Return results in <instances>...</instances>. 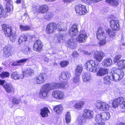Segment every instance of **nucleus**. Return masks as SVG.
<instances>
[{
	"label": "nucleus",
	"instance_id": "f257e3e1",
	"mask_svg": "<svg viewBox=\"0 0 125 125\" xmlns=\"http://www.w3.org/2000/svg\"><path fill=\"white\" fill-rule=\"evenodd\" d=\"M66 87V84L65 83H46L41 87L39 93L40 97L41 98L45 99L47 97L48 94L50 91L58 88H65Z\"/></svg>",
	"mask_w": 125,
	"mask_h": 125
},
{
	"label": "nucleus",
	"instance_id": "f03ea898",
	"mask_svg": "<svg viewBox=\"0 0 125 125\" xmlns=\"http://www.w3.org/2000/svg\"><path fill=\"white\" fill-rule=\"evenodd\" d=\"M4 0L7 2L6 8L4 11L3 10V6L0 4V18L2 16L4 17L9 15L11 9L13 7V2L12 0Z\"/></svg>",
	"mask_w": 125,
	"mask_h": 125
},
{
	"label": "nucleus",
	"instance_id": "7ed1b4c3",
	"mask_svg": "<svg viewBox=\"0 0 125 125\" xmlns=\"http://www.w3.org/2000/svg\"><path fill=\"white\" fill-rule=\"evenodd\" d=\"M2 30L6 37H10V40L12 42H14L16 39V33H12V27L10 26L3 24L2 25Z\"/></svg>",
	"mask_w": 125,
	"mask_h": 125
},
{
	"label": "nucleus",
	"instance_id": "20e7f679",
	"mask_svg": "<svg viewBox=\"0 0 125 125\" xmlns=\"http://www.w3.org/2000/svg\"><path fill=\"white\" fill-rule=\"evenodd\" d=\"M117 65L120 69L115 68H113V70L114 73L116 74L120 78L122 79L124 75L123 71L122 69H125V60L122 59L119 60L117 62Z\"/></svg>",
	"mask_w": 125,
	"mask_h": 125
},
{
	"label": "nucleus",
	"instance_id": "39448f33",
	"mask_svg": "<svg viewBox=\"0 0 125 125\" xmlns=\"http://www.w3.org/2000/svg\"><path fill=\"white\" fill-rule=\"evenodd\" d=\"M85 66L87 70L91 72H97L99 68L98 64H95V62L92 60L88 61Z\"/></svg>",
	"mask_w": 125,
	"mask_h": 125
},
{
	"label": "nucleus",
	"instance_id": "423d86ee",
	"mask_svg": "<svg viewBox=\"0 0 125 125\" xmlns=\"http://www.w3.org/2000/svg\"><path fill=\"white\" fill-rule=\"evenodd\" d=\"M95 106L98 110L103 111H108L110 107L109 105L106 102L100 100L96 102Z\"/></svg>",
	"mask_w": 125,
	"mask_h": 125
},
{
	"label": "nucleus",
	"instance_id": "0eeeda50",
	"mask_svg": "<svg viewBox=\"0 0 125 125\" xmlns=\"http://www.w3.org/2000/svg\"><path fill=\"white\" fill-rule=\"evenodd\" d=\"M52 95L53 97L58 100L63 99L65 97L63 92L59 90L53 91L52 93Z\"/></svg>",
	"mask_w": 125,
	"mask_h": 125
},
{
	"label": "nucleus",
	"instance_id": "6e6552de",
	"mask_svg": "<svg viewBox=\"0 0 125 125\" xmlns=\"http://www.w3.org/2000/svg\"><path fill=\"white\" fill-rule=\"evenodd\" d=\"M75 9L76 13L80 15H84L87 12L85 6L81 4L76 6Z\"/></svg>",
	"mask_w": 125,
	"mask_h": 125
},
{
	"label": "nucleus",
	"instance_id": "1a4fd4ad",
	"mask_svg": "<svg viewBox=\"0 0 125 125\" xmlns=\"http://www.w3.org/2000/svg\"><path fill=\"white\" fill-rule=\"evenodd\" d=\"M88 36L84 30L81 31L80 34L76 37V40L80 43L84 42H85Z\"/></svg>",
	"mask_w": 125,
	"mask_h": 125
},
{
	"label": "nucleus",
	"instance_id": "9d476101",
	"mask_svg": "<svg viewBox=\"0 0 125 125\" xmlns=\"http://www.w3.org/2000/svg\"><path fill=\"white\" fill-rule=\"evenodd\" d=\"M46 76V75L44 73L40 74L34 79V83L38 84H42L45 81Z\"/></svg>",
	"mask_w": 125,
	"mask_h": 125
},
{
	"label": "nucleus",
	"instance_id": "9b49d317",
	"mask_svg": "<svg viewBox=\"0 0 125 125\" xmlns=\"http://www.w3.org/2000/svg\"><path fill=\"white\" fill-rule=\"evenodd\" d=\"M96 35L97 39L99 40L105 39L107 36L102 28H100L97 30Z\"/></svg>",
	"mask_w": 125,
	"mask_h": 125
},
{
	"label": "nucleus",
	"instance_id": "f8f14e48",
	"mask_svg": "<svg viewBox=\"0 0 125 125\" xmlns=\"http://www.w3.org/2000/svg\"><path fill=\"white\" fill-rule=\"evenodd\" d=\"M78 25L77 24H74L72 25L68 32L69 35L70 36L72 37H74L78 34Z\"/></svg>",
	"mask_w": 125,
	"mask_h": 125
},
{
	"label": "nucleus",
	"instance_id": "ddd939ff",
	"mask_svg": "<svg viewBox=\"0 0 125 125\" xmlns=\"http://www.w3.org/2000/svg\"><path fill=\"white\" fill-rule=\"evenodd\" d=\"M93 112L87 109H84L83 111L82 115L86 119H91L94 117Z\"/></svg>",
	"mask_w": 125,
	"mask_h": 125
},
{
	"label": "nucleus",
	"instance_id": "4468645a",
	"mask_svg": "<svg viewBox=\"0 0 125 125\" xmlns=\"http://www.w3.org/2000/svg\"><path fill=\"white\" fill-rule=\"evenodd\" d=\"M109 22L110 27L113 30L118 31L119 30V20H112Z\"/></svg>",
	"mask_w": 125,
	"mask_h": 125
},
{
	"label": "nucleus",
	"instance_id": "2eb2a0df",
	"mask_svg": "<svg viewBox=\"0 0 125 125\" xmlns=\"http://www.w3.org/2000/svg\"><path fill=\"white\" fill-rule=\"evenodd\" d=\"M43 44L39 40L35 41L34 42L33 49L35 51L40 52L42 50Z\"/></svg>",
	"mask_w": 125,
	"mask_h": 125
},
{
	"label": "nucleus",
	"instance_id": "dca6fc26",
	"mask_svg": "<svg viewBox=\"0 0 125 125\" xmlns=\"http://www.w3.org/2000/svg\"><path fill=\"white\" fill-rule=\"evenodd\" d=\"M56 24L55 23H50L47 25L46 29V31L48 34L52 33L54 32L55 29Z\"/></svg>",
	"mask_w": 125,
	"mask_h": 125
},
{
	"label": "nucleus",
	"instance_id": "f3484780",
	"mask_svg": "<svg viewBox=\"0 0 125 125\" xmlns=\"http://www.w3.org/2000/svg\"><path fill=\"white\" fill-rule=\"evenodd\" d=\"M105 55V54L102 51H98L95 53L94 56V59L97 61L101 62Z\"/></svg>",
	"mask_w": 125,
	"mask_h": 125
},
{
	"label": "nucleus",
	"instance_id": "a211bd4d",
	"mask_svg": "<svg viewBox=\"0 0 125 125\" xmlns=\"http://www.w3.org/2000/svg\"><path fill=\"white\" fill-rule=\"evenodd\" d=\"M23 71V75L25 76V77L28 76H33L34 75V70L30 68L25 69Z\"/></svg>",
	"mask_w": 125,
	"mask_h": 125
},
{
	"label": "nucleus",
	"instance_id": "6ab92c4d",
	"mask_svg": "<svg viewBox=\"0 0 125 125\" xmlns=\"http://www.w3.org/2000/svg\"><path fill=\"white\" fill-rule=\"evenodd\" d=\"M112 61L110 58H107L104 60L102 62V65L104 67H107L111 66Z\"/></svg>",
	"mask_w": 125,
	"mask_h": 125
},
{
	"label": "nucleus",
	"instance_id": "aec40b11",
	"mask_svg": "<svg viewBox=\"0 0 125 125\" xmlns=\"http://www.w3.org/2000/svg\"><path fill=\"white\" fill-rule=\"evenodd\" d=\"M108 73V70L102 67L100 68L97 72L96 75L99 76H102Z\"/></svg>",
	"mask_w": 125,
	"mask_h": 125
},
{
	"label": "nucleus",
	"instance_id": "412c9836",
	"mask_svg": "<svg viewBox=\"0 0 125 125\" xmlns=\"http://www.w3.org/2000/svg\"><path fill=\"white\" fill-rule=\"evenodd\" d=\"M48 7L47 5L43 4L40 6L38 10V12L43 14L47 12L48 10Z\"/></svg>",
	"mask_w": 125,
	"mask_h": 125
},
{
	"label": "nucleus",
	"instance_id": "4be33fe9",
	"mask_svg": "<svg viewBox=\"0 0 125 125\" xmlns=\"http://www.w3.org/2000/svg\"><path fill=\"white\" fill-rule=\"evenodd\" d=\"M84 102L83 101H80L73 105V107L76 110H80L82 109L84 104Z\"/></svg>",
	"mask_w": 125,
	"mask_h": 125
},
{
	"label": "nucleus",
	"instance_id": "5701e85b",
	"mask_svg": "<svg viewBox=\"0 0 125 125\" xmlns=\"http://www.w3.org/2000/svg\"><path fill=\"white\" fill-rule=\"evenodd\" d=\"M124 100V98L122 97H119L115 99L113 101L112 103L113 107L114 108L117 107L120 103Z\"/></svg>",
	"mask_w": 125,
	"mask_h": 125
},
{
	"label": "nucleus",
	"instance_id": "b1692460",
	"mask_svg": "<svg viewBox=\"0 0 125 125\" xmlns=\"http://www.w3.org/2000/svg\"><path fill=\"white\" fill-rule=\"evenodd\" d=\"M91 74L89 73H84L82 74V79L84 82H89L91 80Z\"/></svg>",
	"mask_w": 125,
	"mask_h": 125
},
{
	"label": "nucleus",
	"instance_id": "393cba45",
	"mask_svg": "<svg viewBox=\"0 0 125 125\" xmlns=\"http://www.w3.org/2000/svg\"><path fill=\"white\" fill-rule=\"evenodd\" d=\"M50 113V111L47 107H44L41 109L40 114L42 117L47 116L48 114Z\"/></svg>",
	"mask_w": 125,
	"mask_h": 125
},
{
	"label": "nucleus",
	"instance_id": "a878e982",
	"mask_svg": "<svg viewBox=\"0 0 125 125\" xmlns=\"http://www.w3.org/2000/svg\"><path fill=\"white\" fill-rule=\"evenodd\" d=\"M71 76L70 73L68 72H62L59 76L63 80H66L70 78Z\"/></svg>",
	"mask_w": 125,
	"mask_h": 125
},
{
	"label": "nucleus",
	"instance_id": "bb28decb",
	"mask_svg": "<svg viewBox=\"0 0 125 125\" xmlns=\"http://www.w3.org/2000/svg\"><path fill=\"white\" fill-rule=\"evenodd\" d=\"M3 86L6 91L8 93L10 92L13 89V85L10 84L6 83Z\"/></svg>",
	"mask_w": 125,
	"mask_h": 125
},
{
	"label": "nucleus",
	"instance_id": "cd10ccee",
	"mask_svg": "<svg viewBox=\"0 0 125 125\" xmlns=\"http://www.w3.org/2000/svg\"><path fill=\"white\" fill-rule=\"evenodd\" d=\"M83 70V67L82 65H78L75 70V75H76L80 76Z\"/></svg>",
	"mask_w": 125,
	"mask_h": 125
},
{
	"label": "nucleus",
	"instance_id": "c85d7f7f",
	"mask_svg": "<svg viewBox=\"0 0 125 125\" xmlns=\"http://www.w3.org/2000/svg\"><path fill=\"white\" fill-rule=\"evenodd\" d=\"M110 75H111V80L114 82H117L120 80L122 78H120L116 74L114 73L113 74L110 73Z\"/></svg>",
	"mask_w": 125,
	"mask_h": 125
},
{
	"label": "nucleus",
	"instance_id": "c756f323",
	"mask_svg": "<svg viewBox=\"0 0 125 125\" xmlns=\"http://www.w3.org/2000/svg\"><path fill=\"white\" fill-rule=\"evenodd\" d=\"M105 1L106 3L113 6H116L119 4L118 0H106Z\"/></svg>",
	"mask_w": 125,
	"mask_h": 125
},
{
	"label": "nucleus",
	"instance_id": "7c9ffc66",
	"mask_svg": "<svg viewBox=\"0 0 125 125\" xmlns=\"http://www.w3.org/2000/svg\"><path fill=\"white\" fill-rule=\"evenodd\" d=\"M21 51L26 55H28L31 52V49L27 46H24L22 48Z\"/></svg>",
	"mask_w": 125,
	"mask_h": 125
},
{
	"label": "nucleus",
	"instance_id": "2f4dec72",
	"mask_svg": "<svg viewBox=\"0 0 125 125\" xmlns=\"http://www.w3.org/2000/svg\"><path fill=\"white\" fill-rule=\"evenodd\" d=\"M86 119L83 116L80 115L77 118V122L78 124L81 125H83L85 122Z\"/></svg>",
	"mask_w": 125,
	"mask_h": 125
},
{
	"label": "nucleus",
	"instance_id": "473e14b6",
	"mask_svg": "<svg viewBox=\"0 0 125 125\" xmlns=\"http://www.w3.org/2000/svg\"><path fill=\"white\" fill-rule=\"evenodd\" d=\"M10 48L8 46L5 47L3 49L4 55V56L8 57L10 55Z\"/></svg>",
	"mask_w": 125,
	"mask_h": 125
},
{
	"label": "nucleus",
	"instance_id": "72a5a7b5",
	"mask_svg": "<svg viewBox=\"0 0 125 125\" xmlns=\"http://www.w3.org/2000/svg\"><path fill=\"white\" fill-rule=\"evenodd\" d=\"M111 78V77L110 74L104 77V83L105 84H110V80H112Z\"/></svg>",
	"mask_w": 125,
	"mask_h": 125
},
{
	"label": "nucleus",
	"instance_id": "f704fd0d",
	"mask_svg": "<svg viewBox=\"0 0 125 125\" xmlns=\"http://www.w3.org/2000/svg\"><path fill=\"white\" fill-rule=\"evenodd\" d=\"M20 28L21 31H29L31 30V27L28 25L24 26L20 25Z\"/></svg>",
	"mask_w": 125,
	"mask_h": 125
},
{
	"label": "nucleus",
	"instance_id": "c9c22d12",
	"mask_svg": "<svg viewBox=\"0 0 125 125\" xmlns=\"http://www.w3.org/2000/svg\"><path fill=\"white\" fill-rule=\"evenodd\" d=\"M65 116L66 122L67 124H68L71 121V116L70 113V112H66Z\"/></svg>",
	"mask_w": 125,
	"mask_h": 125
},
{
	"label": "nucleus",
	"instance_id": "e433bc0d",
	"mask_svg": "<svg viewBox=\"0 0 125 125\" xmlns=\"http://www.w3.org/2000/svg\"><path fill=\"white\" fill-rule=\"evenodd\" d=\"M27 38L24 34H22L20 37L19 40L18 42L19 44H20L22 43H24L27 41Z\"/></svg>",
	"mask_w": 125,
	"mask_h": 125
},
{
	"label": "nucleus",
	"instance_id": "4c0bfd02",
	"mask_svg": "<svg viewBox=\"0 0 125 125\" xmlns=\"http://www.w3.org/2000/svg\"><path fill=\"white\" fill-rule=\"evenodd\" d=\"M67 44L70 47L73 49L76 46V44L73 41V39H71L69 40L67 42Z\"/></svg>",
	"mask_w": 125,
	"mask_h": 125
},
{
	"label": "nucleus",
	"instance_id": "58836bf2",
	"mask_svg": "<svg viewBox=\"0 0 125 125\" xmlns=\"http://www.w3.org/2000/svg\"><path fill=\"white\" fill-rule=\"evenodd\" d=\"M80 76L75 75L73 79V84L75 86H76L79 84L80 81Z\"/></svg>",
	"mask_w": 125,
	"mask_h": 125
},
{
	"label": "nucleus",
	"instance_id": "ea45409f",
	"mask_svg": "<svg viewBox=\"0 0 125 125\" xmlns=\"http://www.w3.org/2000/svg\"><path fill=\"white\" fill-rule=\"evenodd\" d=\"M101 114L103 121L108 120L110 117V114L108 112H104Z\"/></svg>",
	"mask_w": 125,
	"mask_h": 125
},
{
	"label": "nucleus",
	"instance_id": "a19ab883",
	"mask_svg": "<svg viewBox=\"0 0 125 125\" xmlns=\"http://www.w3.org/2000/svg\"><path fill=\"white\" fill-rule=\"evenodd\" d=\"M53 17L52 13L50 12H48L44 15V18L47 21H49Z\"/></svg>",
	"mask_w": 125,
	"mask_h": 125
},
{
	"label": "nucleus",
	"instance_id": "79ce46f5",
	"mask_svg": "<svg viewBox=\"0 0 125 125\" xmlns=\"http://www.w3.org/2000/svg\"><path fill=\"white\" fill-rule=\"evenodd\" d=\"M62 106L59 105L56 106L54 108V111L57 114H60L61 113L62 110Z\"/></svg>",
	"mask_w": 125,
	"mask_h": 125
},
{
	"label": "nucleus",
	"instance_id": "37998d69",
	"mask_svg": "<svg viewBox=\"0 0 125 125\" xmlns=\"http://www.w3.org/2000/svg\"><path fill=\"white\" fill-rule=\"evenodd\" d=\"M9 73L7 72H3L0 74V77L2 79L9 77Z\"/></svg>",
	"mask_w": 125,
	"mask_h": 125
},
{
	"label": "nucleus",
	"instance_id": "c03bdc74",
	"mask_svg": "<svg viewBox=\"0 0 125 125\" xmlns=\"http://www.w3.org/2000/svg\"><path fill=\"white\" fill-rule=\"evenodd\" d=\"M95 121L97 122H102L103 121L101 114L97 115L95 118Z\"/></svg>",
	"mask_w": 125,
	"mask_h": 125
},
{
	"label": "nucleus",
	"instance_id": "a18cd8bd",
	"mask_svg": "<svg viewBox=\"0 0 125 125\" xmlns=\"http://www.w3.org/2000/svg\"><path fill=\"white\" fill-rule=\"evenodd\" d=\"M64 35L62 34H61L59 37H55L54 40L56 42L58 43L60 42L61 40H63L64 39Z\"/></svg>",
	"mask_w": 125,
	"mask_h": 125
},
{
	"label": "nucleus",
	"instance_id": "49530a36",
	"mask_svg": "<svg viewBox=\"0 0 125 125\" xmlns=\"http://www.w3.org/2000/svg\"><path fill=\"white\" fill-rule=\"evenodd\" d=\"M102 0H82L85 3L89 4L93 2H98Z\"/></svg>",
	"mask_w": 125,
	"mask_h": 125
},
{
	"label": "nucleus",
	"instance_id": "de8ad7c7",
	"mask_svg": "<svg viewBox=\"0 0 125 125\" xmlns=\"http://www.w3.org/2000/svg\"><path fill=\"white\" fill-rule=\"evenodd\" d=\"M69 63V62L68 61H64L61 62L60 63V65L62 67H66Z\"/></svg>",
	"mask_w": 125,
	"mask_h": 125
},
{
	"label": "nucleus",
	"instance_id": "09e8293b",
	"mask_svg": "<svg viewBox=\"0 0 125 125\" xmlns=\"http://www.w3.org/2000/svg\"><path fill=\"white\" fill-rule=\"evenodd\" d=\"M122 56L121 54L116 55L114 58L113 61L115 63H116L122 57Z\"/></svg>",
	"mask_w": 125,
	"mask_h": 125
},
{
	"label": "nucleus",
	"instance_id": "8fccbe9b",
	"mask_svg": "<svg viewBox=\"0 0 125 125\" xmlns=\"http://www.w3.org/2000/svg\"><path fill=\"white\" fill-rule=\"evenodd\" d=\"M28 59L27 58L23 59L17 61L16 62L17 63H16V66L21 65V64L20 63H21L26 62Z\"/></svg>",
	"mask_w": 125,
	"mask_h": 125
},
{
	"label": "nucleus",
	"instance_id": "3c124183",
	"mask_svg": "<svg viewBox=\"0 0 125 125\" xmlns=\"http://www.w3.org/2000/svg\"><path fill=\"white\" fill-rule=\"evenodd\" d=\"M106 32L108 33L109 36L111 37H113L115 35L114 32L110 29L107 30Z\"/></svg>",
	"mask_w": 125,
	"mask_h": 125
},
{
	"label": "nucleus",
	"instance_id": "603ef678",
	"mask_svg": "<svg viewBox=\"0 0 125 125\" xmlns=\"http://www.w3.org/2000/svg\"><path fill=\"white\" fill-rule=\"evenodd\" d=\"M62 26H61V31H65L67 28V25L66 23H62Z\"/></svg>",
	"mask_w": 125,
	"mask_h": 125
},
{
	"label": "nucleus",
	"instance_id": "864d4df0",
	"mask_svg": "<svg viewBox=\"0 0 125 125\" xmlns=\"http://www.w3.org/2000/svg\"><path fill=\"white\" fill-rule=\"evenodd\" d=\"M61 22H59L56 25L55 28L58 31H61V26H62V24Z\"/></svg>",
	"mask_w": 125,
	"mask_h": 125
},
{
	"label": "nucleus",
	"instance_id": "5fc2aeb1",
	"mask_svg": "<svg viewBox=\"0 0 125 125\" xmlns=\"http://www.w3.org/2000/svg\"><path fill=\"white\" fill-rule=\"evenodd\" d=\"M16 73V77L17 79H21L24 77H25V76L23 75V72H22V75L21 74H17Z\"/></svg>",
	"mask_w": 125,
	"mask_h": 125
},
{
	"label": "nucleus",
	"instance_id": "6e6d98bb",
	"mask_svg": "<svg viewBox=\"0 0 125 125\" xmlns=\"http://www.w3.org/2000/svg\"><path fill=\"white\" fill-rule=\"evenodd\" d=\"M123 101L120 104V106L122 109H125V101Z\"/></svg>",
	"mask_w": 125,
	"mask_h": 125
},
{
	"label": "nucleus",
	"instance_id": "4d7b16f0",
	"mask_svg": "<svg viewBox=\"0 0 125 125\" xmlns=\"http://www.w3.org/2000/svg\"><path fill=\"white\" fill-rule=\"evenodd\" d=\"M100 40L101 41L100 42V46H103L105 44L106 42L105 39H103V40Z\"/></svg>",
	"mask_w": 125,
	"mask_h": 125
},
{
	"label": "nucleus",
	"instance_id": "13d9d810",
	"mask_svg": "<svg viewBox=\"0 0 125 125\" xmlns=\"http://www.w3.org/2000/svg\"><path fill=\"white\" fill-rule=\"evenodd\" d=\"M73 57L75 58H76L78 56V54L76 51H74L73 52L72 54Z\"/></svg>",
	"mask_w": 125,
	"mask_h": 125
},
{
	"label": "nucleus",
	"instance_id": "bf43d9fd",
	"mask_svg": "<svg viewBox=\"0 0 125 125\" xmlns=\"http://www.w3.org/2000/svg\"><path fill=\"white\" fill-rule=\"evenodd\" d=\"M11 78L12 79L15 80L16 79V72H14L11 74Z\"/></svg>",
	"mask_w": 125,
	"mask_h": 125
},
{
	"label": "nucleus",
	"instance_id": "052dcab7",
	"mask_svg": "<svg viewBox=\"0 0 125 125\" xmlns=\"http://www.w3.org/2000/svg\"><path fill=\"white\" fill-rule=\"evenodd\" d=\"M80 52H83L84 54H85L89 55L90 54V53L88 52L87 51L84 50H80Z\"/></svg>",
	"mask_w": 125,
	"mask_h": 125
},
{
	"label": "nucleus",
	"instance_id": "680f3d73",
	"mask_svg": "<svg viewBox=\"0 0 125 125\" xmlns=\"http://www.w3.org/2000/svg\"><path fill=\"white\" fill-rule=\"evenodd\" d=\"M76 103V101L75 100H73L70 101L68 102V104L69 105H72Z\"/></svg>",
	"mask_w": 125,
	"mask_h": 125
},
{
	"label": "nucleus",
	"instance_id": "e2e57ef3",
	"mask_svg": "<svg viewBox=\"0 0 125 125\" xmlns=\"http://www.w3.org/2000/svg\"><path fill=\"white\" fill-rule=\"evenodd\" d=\"M39 7L37 6H34L33 8V11H35L38 12V10L39 9Z\"/></svg>",
	"mask_w": 125,
	"mask_h": 125
},
{
	"label": "nucleus",
	"instance_id": "0e129e2a",
	"mask_svg": "<svg viewBox=\"0 0 125 125\" xmlns=\"http://www.w3.org/2000/svg\"><path fill=\"white\" fill-rule=\"evenodd\" d=\"M74 0H63V2L65 3H71Z\"/></svg>",
	"mask_w": 125,
	"mask_h": 125
},
{
	"label": "nucleus",
	"instance_id": "69168bd1",
	"mask_svg": "<svg viewBox=\"0 0 125 125\" xmlns=\"http://www.w3.org/2000/svg\"><path fill=\"white\" fill-rule=\"evenodd\" d=\"M107 12V9H103V10H102V11H101V12L103 13V14H105Z\"/></svg>",
	"mask_w": 125,
	"mask_h": 125
},
{
	"label": "nucleus",
	"instance_id": "338daca9",
	"mask_svg": "<svg viewBox=\"0 0 125 125\" xmlns=\"http://www.w3.org/2000/svg\"><path fill=\"white\" fill-rule=\"evenodd\" d=\"M5 81L0 80V85H3L4 84Z\"/></svg>",
	"mask_w": 125,
	"mask_h": 125
},
{
	"label": "nucleus",
	"instance_id": "774afa93",
	"mask_svg": "<svg viewBox=\"0 0 125 125\" xmlns=\"http://www.w3.org/2000/svg\"><path fill=\"white\" fill-rule=\"evenodd\" d=\"M93 125H104V124L102 123L100 124L97 123L94 124Z\"/></svg>",
	"mask_w": 125,
	"mask_h": 125
}]
</instances>
